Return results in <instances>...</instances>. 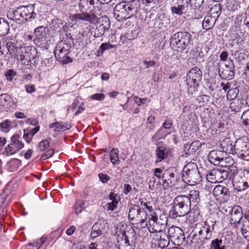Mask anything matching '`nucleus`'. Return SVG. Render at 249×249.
<instances>
[{
    "instance_id": "1",
    "label": "nucleus",
    "mask_w": 249,
    "mask_h": 249,
    "mask_svg": "<svg viewBox=\"0 0 249 249\" xmlns=\"http://www.w3.org/2000/svg\"><path fill=\"white\" fill-rule=\"evenodd\" d=\"M140 7V4L138 0L123 1L116 4L114 9V15L118 20L122 21L135 15Z\"/></svg>"
},
{
    "instance_id": "2",
    "label": "nucleus",
    "mask_w": 249,
    "mask_h": 249,
    "mask_svg": "<svg viewBox=\"0 0 249 249\" xmlns=\"http://www.w3.org/2000/svg\"><path fill=\"white\" fill-rule=\"evenodd\" d=\"M214 230V225L211 226L207 222L198 224L195 228V233L191 241L195 247H199L206 243L212 238V231Z\"/></svg>"
},
{
    "instance_id": "3",
    "label": "nucleus",
    "mask_w": 249,
    "mask_h": 249,
    "mask_svg": "<svg viewBox=\"0 0 249 249\" xmlns=\"http://www.w3.org/2000/svg\"><path fill=\"white\" fill-rule=\"evenodd\" d=\"M173 204V206L169 212V216L172 219L184 216L190 210V199L187 196H177L174 199Z\"/></svg>"
},
{
    "instance_id": "4",
    "label": "nucleus",
    "mask_w": 249,
    "mask_h": 249,
    "mask_svg": "<svg viewBox=\"0 0 249 249\" xmlns=\"http://www.w3.org/2000/svg\"><path fill=\"white\" fill-rule=\"evenodd\" d=\"M35 6L30 4L28 6H20L13 13V20L18 23H24L31 21L36 17L34 12Z\"/></svg>"
},
{
    "instance_id": "5",
    "label": "nucleus",
    "mask_w": 249,
    "mask_h": 249,
    "mask_svg": "<svg viewBox=\"0 0 249 249\" xmlns=\"http://www.w3.org/2000/svg\"><path fill=\"white\" fill-rule=\"evenodd\" d=\"M182 179L190 185L197 184L201 180V177L196 163L190 162L184 166Z\"/></svg>"
},
{
    "instance_id": "6",
    "label": "nucleus",
    "mask_w": 249,
    "mask_h": 249,
    "mask_svg": "<svg viewBox=\"0 0 249 249\" xmlns=\"http://www.w3.org/2000/svg\"><path fill=\"white\" fill-rule=\"evenodd\" d=\"M191 35L187 32H178L174 34L170 38L171 47L181 52L186 49L191 40Z\"/></svg>"
},
{
    "instance_id": "7",
    "label": "nucleus",
    "mask_w": 249,
    "mask_h": 249,
    "mask_svg": "<svg viewBox=\"0 0 249 249\" xmlns=\"http://www.w3.org/2000/svg\"><path fill=\"white\" fill-rule=\"evenodd\" d=\"M208 159L213 164L223 167L230 166L234 162L233 159L229 157L226 152L221 150L211 151L209 154Z\"/></svg>"
},
{
    "instance_id": "8",
    "label": "nucleus",
    "mask_w": 249,
    "mask_h": 249,
    "mask_svg": "<svg viewBox=\"0 0 249 249\" xmlns=\"http://www.w3.org/2000/svg\"><path fill=\"white\" fill-rule=\"evenodd\" d=\"M151 217L149 220L150 227L149 230L151 232H160L166 228L168 222V218L165 214H161L158 217L155 212L151 213Z\"/></svg>"
},
{
    "instance_id": "9",
    "label": "nucleus",
    "mask_w": 249,
    "mask_h": 249,
    "mask_svg": "<svg viewBox=\"0 0 249 249\" xmlns=\"http://www.w3.org/2000/svg\"><path fill=\"white\" fill-rule=\"evenodd\" d=\"M202 75V71L197 67L192 68L187 73L186 81L189 93L193 94L196 90Z\"/></svg>"
},
{
    "instance_id": "10",
    "label": "nucleus",
    "mask_w": 249,
    "mask_h": 249,
    "mask_svg": "<svg viewBox=\"0 0 249 249\" xmlns=\"http://www.w3.org/2000/svg\"><path fill=\"white\" fill-rule=\"evenodd\" d=\"M234 153L242 159L249 160V142L248 139H238L234 143Z\"/></svg>"
},
{
    "instance_id": "11",
    "label": "nucleus",
    "mask_w": 249,
    "mask_h": 249,
    "mask_svg": "<svg viewBox=\"0 0 249 249\" xmlns=\"http://www.w3.org/2000/svg\"><path fill=\"white\" fill-rule=\"evenodd\" d=\"M24 147V143L19 140L18 135H13L11 138L10 143L5 146L3 154L6 156L13 155Z\"/></svg>"
},
{
    "instance_id": "12",
    "label": "nucleus",
    "mask_w": 249,
    "mask_h": 249,
    "mask_svg": "<svg viewBox=\"0 0 249 249\" xmlns=\"http://www.w3.org/2000/svg\"><path fill=\"white\" fill-rule=\"evenodd\" d=\"M128 217L136 223H143L147 219V214L139 206L134 205L129 208Z\"/></svg>"
},
{
    "instance_id": "13",
    "label": "nucleus",
    "mask_w": 249,
    "mask_h": 249,
    "mask_svg": "<svg viewBox=\"0 0 249 249\" xmlns=\"http://www.w3.org/2000/svg\"><path fill=\"white\" fill-rule=\"evenodd\" d=\"M168 235L170 241L177 246L182 245L185 238L182 229L176 226H172L168 229Z\"/></svg>"
},
{
    "instance_id": "14",
    "label": "nucleus",
    "mask_w": 249,
    "mask_h": 249,
    "mask_svg": "<svg viewBox=\"0 0 249 249\" xmlns=\"http://www.w3.org/2000/svg\"><path fill=\"white\" fill-rule=\"evenodd\" d=\"M6 47L10 55L17 59H21V56L26 52L25 47L19 42H9L7 43Z\"/></svg>"
},
{
    "instance_id": "15",
    "label": "nucleus",
    "mask_w": 249,
    "mask_h": 249,
    "mask_svg": "<svg viewBox=\"0 0 249 249\" xmlns=\"http://www.w3.org/2000/svg\"><path fill=\"white\" fill-rule=\"evenodd\" d=\"M107 223L104 220H100L95 223L91 228L90 237L93 240L103 234L107 227Z\"/></svg>"
},
{
    "instance_id": "16",
    "label": "nucleus",
    "mask_w": 249,
    "mask_h": 249,
    "mask_svg": "<svg viewBox=\"0 0 249 249\" xmlns=\"http://www.w3.org/2000/svg\"><path fill=\"white\" fill-rule=\"evenodd\" d=\"M98 4V0H80L78 6L81 12H94L95 13L96 5Z\"/></svg>"
},
{
    "instance_id": "17",
    "label": "nucleus",
    "mask_w": 249,
    "mask_h": 249,
    "mask_svg": "<svg viewBox=\"0 0 249 249\" xmlns=\"http://www.w3.org/2000/svg\"><path fill=\"white\" fill-rule=\"evenodd\" d=\"M230 223L232 225L239 224L243 217V210L242 208L238 206H234L230 213Z\"/></svg>"
},
{
    "instance_id": "18",
    "label": "nucleus",
    "mask_w": 249,
    "mask_h": 249,
    "mask_svg": "<svg viewBox=\"0 0 249 249\" xmlns=\"http://www.w3.org/2000/svg\"><path fill=\"white\" fill-rule=\"evenodd\" d=\"M81 14H74L72 16V20L77 22L82 20L89 22L90 23L95 24L97 22V18L94 13L89 14L87 12H82Z\"/></svg>"
},
{
    "instance_id": "19",
    "label": "nucleus",
    "mask_w": 249,
    "mask_h": 249,
    "mask_svg": "<svg viewBox=\"0 0 249 249\" xmlns=\"http://www.w3.org/2000/svg\"><path fill=\"white\" fill-rule=\"evenodd\" d=\"M213 194L216 198V199H220L221 201L226 200L230 195L228 189L222 185H217L213 190Z\"/></svg>"
},
{
    "instance_id": "20",
    "label": "nucleus",
    "mask_w": 249,
    "mask_h": 249,
    "mask_svg": "<svg viewBox=\"0 0 249 249\" xmlns=\"http://www.w3.org/2000/svg\"><path fill=\"white\" fill-rule=\"evenodd\" d=\"M49 30L44 26H40L35 29L34 33L36 37V41H38L39 43H44L47 41L48 32Z\"/></svg>"
},
{
    "instance_id": "21",
    "label": "nucleus",
    "mask_w": 249,
    "mask_h": 249,
    "mask_svg": "<svg viewBox=\"0 0 249 249\" xmlns=\"http://www.w3.org/2000/svg\"><path fill=\"white\" fill-rule=\"evenodd\" d=\"M217 66L219 67L220 64L217 63ZM234 66L233 64L231 67H229L228 65H225V68L220 69L219 68L218 74L220 77L227 80L232 79L234 77Z\"/></svg>"
},
{
    "instance_id": "22",
    "label": "nucleus",
    "mask_w": 249,
    "mask_h": 249,
    "mask_svg": "<svg viewBox=\"0 0 249 249\" xmlns=\"http://www.w3.org/2000/svg\"><path fill=\"white\" fill-rule=\"evenodd\" d=\"M69 47L67 44L63 41L59 42L56 46L54 51L55 57L59 60L65 58L68 54Z\"/></svg>"
},
{
    "instance_id": "23",
    "label": "nucleus",
    "mask_w": 249,
    "mask_h": 249,
    "mask_svg": "<svg viewBox=\"0 0 249 249\" xmlns=\"http://www.w3.org/2000/svg\"><path fill=\"white\" fill-rule=\"evenodd\" d=\"M117 243L119 249H134L133 246L129 244L128 237L123 232L118 235Z\"/></svg>"
},
{
    "instance_id": "24",
    "label": "nucleus",
    "mask_w": 249,
    "mask_h": 249,
    "mask_svg": "<svg viewBox=\"0 0 249 249\" xmlns=\"http://www.w3.org/2000/svg\"><path fill=\"white\" fill-rule=\"evenodd\" d=\"M156 151V160H155V163L161 162L164 159L167 157L168 152L165 146L158 144Z\"/></svg>"
},
{
    "instance_id": "25",
    "label": "nucleus",
    "mask_w": 249,
    "mask_h": 249,
    "mask_svg": "<svg viewBox=\"0 0 249 249\" xmlns=\"http://www.w3.org/2000/svg\"><path fill=\"white\" fill-rule=\"evenodd\" d=\"M191 0H182V4L178 5L177 6H172L171 7V12L175 14L181 16L183 14V10L188 5L190 4Z\"/></svg>"
},
{
    "instance_id": "26",
    "label": "nucleus",
    "mask_w": 249,
    "mask_h": 249,
    "mask_svg": "<svg viewBox=\"0 0 249 249\" xmlns=\"http://www.w3.org/2000/svg\"><path fill=\"white\" fill-rule=\"evenodd\" d=\"M159 235H157L158 237V245L162 249L167 247L170 241L169 237L165 232H158Z\"/></svg>"
},
{
    "instance_id": "27",
    "label": "nucleus",
    "mask_w": 249,
    "mask_h": 249,
    "mask_svg": "<svg viewBox=\"0 0 249 249\" xmlns=\"http://www.w3.org/2000/svg\"><path fill=\"white\" fill-rule=\"evenodd\" d=\"M50 128L54 127V131H64L71 128L70 124L64 122H55L49 124Z\"/></svg>"
},
{
    "instance_id": "28",
    "label": "nucleus",
    "mask_w": 249,
    "mask_h": 249,
    "mask_svg": "<svg viewBox=\"0 0 249 249\" xmlns=\"http://www.w3.org/2000/svg\"><path fill=\"white\" fill-rule=\"evenodd\" d=\"M221 145L222 147V151L226 152V154H227V153L232 154L234 153V144L233 145L231 143L230 140L229 138H226L224 139L221 143Z\"/></svg>"
},
{
    "instance_id": "29",
    "label": "nucleus",
    "mask_w": 249,
    "mask_h": 249,
    "mask_svg": "<svg viewBox=\"0 0 249 249\" xmlns=\"http://www.w3.org/2000/svg\"><path fill=\"white\" fill-rule=\"evenodd\" d=\"M233 185L238 191H244L248 188L240 176L234 178L233 181Z\"/></svg>"
},
{
    "instance_id": "30",
    "label": "nucleus",
    "mask_w": 249,
    "mask_h": 249,
    "mask_svg": "<svg viewBox=\"0 0 249 249\" xmlns=\"http://www.w3.org/2000/svg\"><path fill=\"white\" fill-rule=\"evenodd\" d=\"M202 143L198 140L193 142L191 144H185L184 149L187 151V153L191 154L195 152L201 146Z\"/></svg>"
},
{
    "instance_id": "31",
    "label": "nucleus",
    "mask_w": 249,
    "mask_h": 249,
    "mask_svg": "<svg viewBox=\"0 0 249 249\" xmlns=\"http://www.w3.org/2000/svg\"><path fill=\"white\" fill-rule=\"evenodd\" d=\"M216 173H214V177L217 182H221L228 177V172L223 169H216Z\"/></svg>"
},
{
    "instance_id": "32",
    "label": "nucleus",
    "mask_w": 249,
    "mask_h": 249,
    "mask_svg": "<svg viewBox=\"0 0 249 249\" xmlns=\"http://www.w3.org/2000/svg\"><path fill=\"white\" fill-rule=\"evenodd\" d=\"M9 25L8 22L4 19H0V36H5L8 33Z\"/></svg>"
},
{
    "instance_id": "33",
    "label": "nucleus",
    "mask_w": 249,
    "mask_h": 249,
    "mask_svg": "<svg viewBox=\"0 0 249 249\" xmlns=\"http://www.w3.org/2000/svg\"><path fill=\"white\" fill-rule=\"evenodd\" d=\"M241 231L244 237L249 240V221L247 219L243 220L241 227Z\"/></svg>"
},
{
    "instance_id": "34",
    "label": "nucleus",
    "mask_w": 249,
    "mask_h": 249,
    "mask_svg": "<svg viewBox=\"0 0 249 249\" xmlns=\"http://www.w3.org/2000/svg\"><path fill=\"white\" fill-rule=\"evenodd\" d=\"M110 160L113 164L119 163V150L117 148H113L109 153Z\"/></svg>"
},
{
    "instance_id": "35",
    "label": "nucleus",
    "mask_w": 249,
    "mask_h": 249,
    "mask_svg": "<svg viewBox=\"0 0 249 249\" xmlns=\"http://www.w3.org/2000/svg\"><path fill=\"white\" fill-rule=\"evenodd\" d=\"M188 197L190 199L191 203H196L197 204L200 200V198L199 197V192L197 190H193L190 191L189 196Z\"/></svg>"
},
{
    "instance_id": "36",
    "label": "nucleus",
    "mask_w": 249,
    "mask_h": 249,
    "mask_svg": "<svg viewBox=\"0 0 249 249\" xmlns=\"http://www.w3.org/2000/svg\"><path fill=\"white\" fill-rule=\"evenodd\" d=\"M169 176L171 178H174V173H170L169 174V173H164L163 177H162V181H163V187L164 188H168L170 184H172L173 181L171 180V178H168V177Z\"/></svg>"
},
{
    "instance_id": "37",
    "label": "nucleus",
    "mask_w": 249,
    "mask_h": 249,
    "mask_svg": "<svg viewBox=\"0 0 249 249\" xmlns=\"http://www.w3.org/2000/svg\"><path fill=\"white\" fill-rule=\"evenodd\" d=\"M223 241L218 238L212 241L211 244V249H225V246L222 245Z\"/></svg>"
},
{
    "instance_id": "38",
    "label": "nucleus",
    "mask_w": 249,
    "mask_h": 249,
    "mask_svg": "<svg viewBox=\"0 0 249 249\" xmlns=\"http://www.w3.org/2000/svg\"><path fill=\"white\" fill-rule=\"evenodd\" d=\"M139 32L138 30L136 28H133L131 30H129L125 34V37L129 40H132L136 38Z\"/></svg>"
},
{
    "instance_id": "39",
    "label": "nucleus",
    "mask_w": 249,
    "mask_h": 249,
    "mask_svg": "<svg viewBox=\"0 0 249 249\" xmlns=\"http://www.w3.org/2000/svg\"><path fill=\"white\" fill-rule=\"evenodd\" d=\"M47 239V237L43 236L41 237L40 239L36 240L32 243H29L28 244V246H33L34 247L36 248V249H39L40 248V247L44 243Z\"/></svg>"
},
{
    "instance_id": "40",
    "label": "nucleus",
    "mask_w": 249,
    "mask_h": 249,
    "mask_svg": "<svg viewBox=\"0 0 249 249\" xmlns=\"http://www.w3.org/2000/svg\"><path fill=\"white\" fill-rule=\"evenodd\" d=\"M238 94V90L236 88L230 89L227 93V98L228 100H232L234 99Z\"/></svg>"
},
{
    "instance_id": "41",
    "label": "nucleus",
    "mask_w": 249,
    "mask_h": 249,
    "mask_svg": "<svg viewBox=\"0 0 249 249\" xmlns=\"http://www.w3.org/2000/svg\"><path fill=\"white\" fill-rule=\"evenodd\" d=\"M149 189L151 190H154L158 187L159 181H157V179L155 177L150 178L148 181Z\"/></svg>"
},
{
    "instance_id": "42",
    "label": "nucleus",
    "mask_w": 249,
    "mask_h": 249,
    "mask_svg": "<svg viewBox=\"0 0 249 249\" xmlns=\"http://www.w3.org/2000/svg\"><path fill=\"white\" fill-rule=\"evenodd\" d=\"M243 124L247 126L249 125V109L245 111L241 117Z\"/></svg>"
},
{
    "instance_id": "43",
    "label": "nucleus",
    "mask_w": 249,
    "mask_h": 249,
    "mask_svg": "<svg viewBox=\"0 0 249 249\" xmlns=\"http://www.w3.org/2000/svg\"><path fill=\"white\" fill-rule=\"evenodd\" d=\"M241 103L239 101H237L236 102H232L230 104V108L232 111L236 112H239L241 107Z\"/></svg>"
},
{
    "instance_id": "44",
    "label": "nucleus",
    "mask_w": 249,
    "mask_h": 249,
    "mask_svg": "<svg viewBox=\"0 0 249 249\" xmlns=\"http://www.w3.org/2000/svg\"><path fill=\"white\" fill-rule=\"evenodd\" d=\"M50 145V142L47 140H43L41 141L38 144V149L40 151H43L49 147Z\"/></svg>"
},
{
    "instance_id": "45",
    "label": "nucleus",
    "mask_w": 249,
    "mask_h": 249,
    "mask_svg": "<svg viewBox=\"0 0 249 249\" xmlns=\"http://www.w3.org/2000/svg\"><path fill=\"white\" fill-rule=\"evenodd\" d=\"M115 47V45L111 44L110 43H103L99 47V51H101V53H103V52L109 49H112Z\"/></svg>"
},
{
    "instance_id": "46",
    "label": "nucleus",
    "mask_w": 249,
    "mask_h": 249,
    "mask_svg": "<svg viewBox=\"0 0 249 249\" xmlns=\"http://www.w3.org/2000/svg\"><path fill=\"white\" fill-rule=\"evenodd\" d=\"M215 171L216 169H213L211 170L209 174L207 176V179L211 183H215L217 182V180H216V178L213 175L214 173H216Z\"/></svg>"
},
{
    "instance_id": "47",
    "label": "nucleus",
    "mask_w": 249,
    "mask_h": 249,
    "mask_svg": "<svg viewBox=\"0 0 249 249\" xmlns=\"http://www.w3.org/2000/svg\"><path fill=\"white\" fill-rule=\"evenodd\" d=\"M84 204V202L80 201H77L75 206V212L76 214H79L82 211V207Z\"/></svg>"
},
{
    "instance_id": "48",
    "label": "nucleus",
    "mask_w": 249,
    "mask_h": 249,
    "mask_svg": "<svg viewBox=\"0 0 249 249\" xmlns=\"http://www.w3.org/2000/svg\"><path fill=\"white\" fill-rule=\"evenodd\" d=\"M10 125L11 122L8 120H6L0 124V129L2 130H5L6 131Z\"/></svg>"
},
{
    "instance_id": "49",
    "label": "nucleus",
    "mask_w": 249,
    "mask_h": 249,
    "mask_svg": "<svg viewBox=\"0 0 249 249\" xmlns=\"http://www.w3.org/2000/svg\"><path fill=\"white\" fill-rule=\"evenodd\" d=\"M118 202L117 200H113L110 203H108L107 205V210L113 211L117 207Z\"/></svg>"
},
{
    "instance_id": "50",
    "label": "nucleus",
    "mask_w": 249,
    "mask_h": 249,
    "mask_svg": "<svg viewBox=\"0 0 249 249\" xmlns=\"http://www.w3.org/2000/svg\"><path fill=\"white\" fill-rule=\"evenodd\" d=\"M105 98V95L103 93H96L92 94L90 96V98L92 100L103 101Z\"/></svg>"
},
{
    "instance_id": "51",
    "label": "nucleus",
    "mask_w": 249,
    "mask_h": 249,
    "mask_svg": "<svg viewBox=\"0 0 249 249\" xmlns=\"http://www.w3.org/2000/svg\"><path fill=\"white\" fill-rule=\"evenodd\" d=\"M54 153V150L53 149H50L48 150L42 156H41V159L45 160L50 157H51Z\"/></svg>"
},
{
    "instance_id": "52",
    "label": "nucleus",
    "mask_w": 249,
    "mask_h": 249,
    "mask_svg": "<svg viewBox=\"0 0 249 249\" xmlns=\"http://www.w3.org/2000/svg\"><path fill=\"white\" fill-rule=\"evenodd\" d=\"M141 205L145 207L150 213H153V212H154L153 211L152 203L150 202H143L142 201L141 202Z\"/></svg>"
},
{
    "instance_id": "53",
    "label": "nucleus",
    "mask_w": 249,
    "mask_h": 249,
    "mask_svg": "<svg viewBox=\"0 0 249 249\" xmlns=\"http://www.w3.org/2000/svg\"><path fill=\"white\" fill-rule=\"evenodd\" d=\"M241 177L248 187L249 186V172L248 170H245L243 173V176Z\"/></svg>"
},
{
    "instance_id": "54",
    "label": "nucleus",
    "mask_w": 249,
    "mask_h": 249,
    "mask_svg": "<svg viewBox=\"0 0 249 249\" xmlns=\"http://www.w3.org/2000/svg\"><path fill=\"white\" fill-rule=\"evenodd\" d=\"M143 3H146L147 5H157L159 4L161 0H142Z\"/></svg>"
},
{
    "instance_id": "55",
    "label": "nucleus",
    "mask_w": 249,
    "mask_h": 249,
    "mask_svg": "<svg viewBox=\"0 0 249 249\" xmlns=\"http://www.w3.org/2000/svg\"><path fill=\"white\" fill-rule=\"evenodd\" d=\"M173 125V120L171 119H168L163 123L162 127L165 129H170Z\"/></svg>"
},
{
    "instance_id": "56",
    "label": "nucleus",
    "mask_w": 249,
    "mask_h": 249,
    "mask_svg": "<svg viewBox=\"0 0 249 249\" xmlns=\"http://www.w3.org/2000/svg\"><path fill=\"white\" fill-rule=\"evenodd\" d=\"M32 137L33 136L29 132V130H24L23 138L25 139V141L27 142V143L30 142L32 140Z\"/></svg>"
},
{
    "instance_id": "57",
    "label": "nucleus",
    "mask_w": 249,
    "mask_h": 249,
    "mask_svg": "<svg viewBox=\"0 0 249 249\" xmlns=\"http://www.w3.org/2000/svg\"><path fill=\"white\" fill-rule=\"evenodd\" d=\"M16 75V72L13 70H10L5 74V76L7 80L11 81L14 76Z\"/></svg>"
},
{
    "instance_id": "58",
    "label": "nucleus",
    "mask_w": 249,
    "mask_h": 249,
    "mask_svg": "<svg viewBox=\"0 0 249 249\" xmlns=\"http://www.w3.org/2000/svg\"><path fill=\"white\" fill-rule=\"evenodd\" d=\"M203 26L206 30H208L213 27V24L210 23V19L209 18H204L203 22Z\"/></svg>"
},
{
    "instance_id": "59",
    "label": "nucleus",
    "mask_w": 249,
    "mask_h": 249,
    "mask_svg": "<svg viewBox=\"0 0 249 249\" xmlns=\"http://www.w3.org/2000/svg\"><path fill=\"white\" fill-rule=\"evenodd\" d=\"M100 180L103 183H106L109 179V177L106 174L100 173L98 175Z\"/></svg>"
},
{
    "instance_id": "60",
    "label": "nucleus",
    "mask_w": 249,
    "mask_h": 249,
    "mask_svg": "<svg viewBox=\"0 0 249 249\" xmlns=\"http://www.w3.org/2000/svg\"><path fill=\"white\" fill-rule=\"evenodd\" d=\"M25 89L28 93H32L35 91V86L34 85H28L25 86Z\"/></svg>"
},
{
    "instance_id": "61",
    "label": "nucleus",
    "mask_w": 249,
    "mask_h": 249,
    "mask_svg": "<svg viewBox=\"0 0 249 249\" xmlns=\"http://www.w3.org/2000/svg\"><path fill=\"white\" fill-rule=\"evenodd\" d=\"M135 102L139 106H140L142 104H144L147 100V98H141L137 96H135Z\"/></svg>"
},
{
    "instance_id": "62",
    "label": "nucleus",
    "mask_w": 249,
    "mask_h": 249,
    "mask_svg": "<svg viewBox=\"0 0 249 249\" xmlns=\"http://www.w3.org/2000/svg\"><path fill=\"white\" fill-rule=\"evenodd\" d=\"M143 64L145 66V68H149L150 67L153 66L155 65L156 62L153 60L151 61H147L144 60Z\"/></svg>"
},
{
    "instance_id": "63",
    "label": "nucleus",
    "mask_w": 249,
    "mask_h": 249,
    "mask_svg": "<svg viewBox=\"0 0 249 249\" xmlns=\"http://www.w3.org/2000/svg\"><path fill=\"white\" fill-rule=\"evenodd\" d=\"M228 57V53L226 51H223L220 54V58L223 61L227 60Z\"/></svg>"
},
{
    "instance_id": "64",
    "label": "nucleus",
    "mask_w": 249,
    "mask_h": 249,
    "mask_svg": "<svg viewBox=\"0 0 249 249\" xmlns=\"http://www.w3.org/2000/svg\"><path fill=\"white\" fill-rule=\"evenodd\" d=\"M103 28H104L103 24H100L98 27H97L96 30L99 32L97 34L98 36H102L105 33V31Z\"/></svg>"
}]
</instances>
